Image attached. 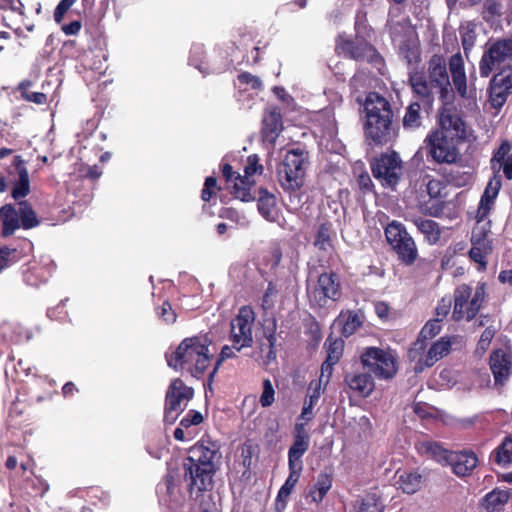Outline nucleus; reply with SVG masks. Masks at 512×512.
Here are the masks:
<instances>
[{
    "label": "nucleus",
    "instance_id": "obj_5",
    "mask_svg": "<svg viewBox=\"0 0 512 512\" xmlns=\"http://www.w3.org/2000/svg\"><path fill=\"white\" fill-rule=\"evenodd\" d=\"M336 51L346 59L371 65L380 75L385 74V60L369 40L339 36L336 39Z\"/></svg>",
    "mask_w": 512,
    "mask_h": 512
},
{
    "label": "nucleus",
    "instance_id": "obj_13",
    "mask_svg": "<svg viewBox=\"0 0 512 512\" xmlns=\"http://www.w3.org/2000/svg\"><path fill=\"white\" fill-rule=\"evenodd\" d=\"M193 396L192 387L187 386L180 378L174 379L165 395L164 422L169 425L174 424Z\"/></svg>",
    "mask_w": 512,
    "mask_h": 512
},
{
    "label": "nucleus",
    "instance_id": "obj_43",
    "mask_svg": "<svg viewBox=\"0 0 512 512\" xmlns=\"http://www.w3.org/2000/svg\"><path fill=\"white\" fill-rule=\"evenodd\" d=\"M427 340L418 336L417 340L413 342L411 348L408 350V359L411 362H414V371L422 372L427 366L423 365V359L426 358L425 354L427 352Z\"/></svg>",
    "mask_w": 512,
    "mask_h": 512
},
{
    "label": "nucleus",
    "instance_id": "obj_7",
    "mask_svg": "<svg viewBox=\"0 0 512 512\" xmlns=\"http://www.w3.org/2000/svg\"><path fill=\"white\" fill-rule=\"evenodd\" d=\"M453 297V320L456 322L463 320L469 322L476 317L485 300V284H479L473 295L471 286L461 284L455 288Z\"/></svg>",
    "mask_w": 512,
    "mask_h": 512
},
{
    "label": "nucleus",
    "instance_id": "obj_39",
    "mask_svg": "<svg viewBox=\"0 0 512 512\" xmlns=\"http://www.w3.org/2000/svg\"><path fill=\"white\" fill-rule=\"evenodd\" d=\"M451 350V341L442 337L440 340L434 342L430 348L427 350L425 357L423 359V365L428 367H432L438 360L446 356Z\"/></svg>",
    "mask_w": 512,
    "mask_h": 512
},
{
    "label": "nucleus",
    "instance_id": "obj_49",
    "mask_svg": "<svg viewBox=\"0 0 512 512\" xmlns=\"http://www.w3.org/2000/svg\"><path fill=\"white\" fill-rule=\"evenodd\" d=\"M510 93H511L510 90L504 89V87H501L500 85H496L495 83H492L490 81L489 99H490L491 105L494 108H501L506 103L507 98Z\"/></svg>",
    "mask_w": 512,
    "mask_h": 512
},
{
    "label": "nucleus",
    "instance_id": "obj_2",
    "mask_svg": "<svg viewBox=\"0 0 512 512\" xmlns=\"http://www.w3.org/2000/svg\"><path fill=\"white\" fill-rule=\"evenodd\" d=\"M221 458L220 444L203 436L189 450L183 461V480L191 499H198L214 488V476Z\"/></svg>",
    "mask_w": 512,
    "mask_h": 512
},
{
    "label": "nucleus",
    "instance_id": "obj_14",
    "mask_svg": "<svg viewBox=\"0 0 512 512\" xmlns=\"http://www.w3.org/2000/svg\"><path fill=\"white\" fill-rule=\"evenodd\" d=\"M512 58V39L500 38L489 41L479 62L481 77L487 78L498 65Z\"/></svg>",
    "mask_w": 512,
    "mask_h": 512
},
{
    "label": "nucleus",
    "instance_id": "obj_23",
    "mask_svg": "<svg viewBox=\"0 0 512 512\" xmlns=\"http://www.w3.org/2000/svg\"><path fill=\"white\" fill-rule=\"evenodd\" d=\"M157 493L170 507L181 506L185 502V493L181 489L178 476L168 472L157 485Z\"/></svg>",
    "mask_w": 512,
    "mask_h": 512
},
{
    "label": "nucleus",
    "instance_id": "obj_18",
    "mask_svg": "<svg viewBox=\"0 0 512 512\" xmlns=\"http://www.w3.org/2000/svg\"><path fill=\"white\" fill-rule=\"evenodd\" d=\"M262 172L263 166L259 164L258 155H249L247 158V165L244 167V176H241L240 174L235 176V183L232 187L231 194H233L236 199L243 202H250L254 200V197L250 192L254 182L250 181V177L256 173L262 174Z\"/></svg>",
    "mask_w": 512,
    "mask_h": 512
},
{
    "label": "nucleus",
    "instance_id": "obj_6",
    "mask_svg": "<svg viewBox=\"0 0 512 512\" xmlns=\"http://www.w3.org/2000/svg\"><path fill=\"white\" fill-rule=\"evenodd\" d=\"M309 164L308 152L295 148L287 151L277 166V178L285 191L296 192L304 185Z\"/></svg>",
    "mask_w": 512,
    "mask_h": 512
},
{
    "label": "nucleus",
    "instance_id": "obj_35",
    "mask_svg": "<svg viewBox=\"0 0 512 512\" xmlns=\"http://www.w3.org/2000/svg\"><path fill=\"white\" fill-rule=\"evenodd\" d=\"M289 468V475L284 482V484L281 486V488L278 491V494L276 496V502L275 506H280V508H286L287 506V500L292 493L294 487L299 481L300 474L302 471L301 466H288Z\"/></svg>",
    "mask_w": 512,
    "mask_h": 512
},
{
    "label": "nucleus",
    "instance_id": "obj_59",
    "mask_svg": "<svg viewBox=\"0 0 512 512\" xmlns=\"http://www.w3.org/2000/svg\"><path fill=\"white\" fill-rule=\"evenodd\" d=\"M203 422L202 414L197 410H189L180 421V426L188 430L191 426L199 425Z\"/></svg>",
    "mask_w": 512,
    "mask_h": 512
},
{
    "label": "nucleus",
    "instance_id": "obj_36",
    "mask_svg": "<svg viewBox=\"0 0 512 512\" xmlns=\"http://www.w3.org/2000/svg\"><path fill=\"white\" fill-rule=\"evenodd\" d=\"M399 55L408 66H418L421 61V48L418 38L407 37L399 45Z\"/></svg>",
    "mask_w": 512,
    "mask_h": 512
},
{
    "label": "nucleus",
    "instance_id": "obj_16",
    "mask_svg": "<svg viewBox=\"0 0 512 512\" xmlns=\"http://www.w3.org/2000/svg\"><path fill=\"white\" fill-rule=\"evenodd\" d=\"M445 189L446 185L441 180L435 179L428 174L422 176L421 197L424 198V193H426L429 198L424 200L425 214L432 217H440L443 214L446 196Z\"/></svg>",
    "mask_w": 512,
    "mask_h": 512
},
{
    "label": "nucleus",
    "instance_id": "obj_38",
    "mask_svg": "<svg viewBox=\"0 0 512 512\" xmlns=\"http://www.w3.org/2000/svg\"><path fill=\"white\" fill-rule=\"evenodd\" d=\"M417 451L426 457L432 458L439 463H448L452 451L443 448L438 442L425 440L416 444Z\"/></svg>",
    "mask_w": 512,
    "mask_h": 512
},
{
    "label": "nucleus",
    "instance_id": "obj_25",
    "mask_svg": "<svg viewBox=\"0 0 512 512\" xmlns=\"http://www.w3.org/2000/svg\"><path fill=\"white\" fill-rule=\"evenodd\" d=\"M512 145L508 140H503L499 147L494 150L490 160L491 169L494 174L503 171L507 180H512Z\"/></svg>",
    "mask_w": 512,
    "mask_h": 512
},
{
    "label": "nucleus",
    "instance_id": "obj_26",
    "mask_svg": "<svg viewBox=\"0 0 512 512\" xmlns=\"http://www.w3.org/2000/svg\"><path fill=\"white\" fill-rule=\"evenodd\" d=\"M478 457L472 450H463L458 452H451L448 458V463L454 472L459 477H465L472 474L473 470L478 465Z\"/></svg>",
    "mask_w": 512,
    "mask_h": 512
},
{
    "label": "nucleus",
    "instance_id": "obj_58",
    "mask_svg": "<svg viewBox=\"0 0 512 512\" xmlns=\"http://www.w3.org/2000/svg\"><path fill=\"white\" fill-rule=\"evenodd\" d=\"M51 386V384L47 381L46 378H42V377H38V378H35L32 385L29 387V391H30V401H36V402H41L43 401L47 395L49 393H45V394H40V393H35L34 390L36 388H39V387H42V386Z\"/></svg>",
    "mask_w": 512,
    "mask_h": 512
},
{
    "label": "nucleus",
    "instance_id": "obj_55",
    "mask_svg": "<svg viewBox=\"0 0 512 512\" xmlns=\"http://www.w3.org/2000/svg\"><path fill=\"white\" fill-rule=\"evenodd\" d=\"M275 390L270 379L263 380V391L260 396L259 402L262 407H269L273 404L275 398Z\"/></svg>",
    "mask_w": 512,
    "mask_h": 512
},
{
    "label": "nucleus",
    "instance_id": "obj_33",
    "mask_svg": "<svg viewBox=\"0 0 512 512\" xmlns=\"http://www.w3.org/2000/svg\"><path fill=\"white\" fill-rule=\"evenodd\" d=\"M51 277V268L37 262H32L23 271L24 282L32 287L46 283Z\"/></svg>",
    "mask_w": 512,
    "mask_h": 512
},
{
    "label": "nucleus",
    "instance_id": "obj_63",
    "mask_svg": "<svg viewBox=\"0 0 512 512\" xmlns=\"http://www.w3.org/2000/svg\"><path fill=\"white\" fill-rule=\"evenodd\" d=\"M76 1L77 0H61L59 2L54 11V19L57 23L62 22L64 15Z\"/></svg>",
    "mask_w": 512,
    "mask_h": 512
},
{
    "label": "nucleus",
    "instance_id": "obj_60",
    "mask_svg": "<svg viewBox=\"0 0 512 512\" xmlns=\"http://www.w3.org/2000/svg\"><path fill=\"white\" fill-rule=\"evenodd\" d=\"M357 185L359 190L365 195L374 192L373 181L367 171L361 172L357 176Z\"/></svg>",
    "mask_w": 512,
    "mask_h": 512
},
{
    "label": "nucleus",
    "instance_id": "obj_28",
    "mask_svg": "<svg viewBox=\"0 0 512 512\" xmlns=\"http://www.w3.org/2000/svg\"><path fill=\"white\" fill-rule=\"evenodd\" d=\"M502 187V179L500 174H494L488 181L484 193L481 196L479 207L477 210V218L479 221L484 220L490 213L495 199Z\"/></svg>",
    "mask_w": 512,
    "mask_h": 512
},
{
    "label": "nucleus",
    "instance_id": "obj_27",
    "mask_svg": "<svg viewBox=\"0 0 512 512\" xmlns=\"http://www.w3.org/2000/svg\"><path fill=\"white\" fill-rule=\"evenodd\" d=\"M344 382L349 389L358 397H369L375 389V382L370 372L346 373Z\"/></svg>",
    "mask_w": 512,
    "mask_h": 512
},
{
    "label": "nucleus",
    "instance_id": "obj_51",
    "mask_svg": "<svg viewBox=\"0 0 512 512\" xmlns=\"http://www.w3.org/2000/svg\"><path fill=\"white\" fill-rule=\"evenodd\" d=\"M355 29V35L353 38H359V39H371L372 35L374 34L373 28L368 24V21L365 16L363 17H357L354 25Z\"/></svg>",
    "mask_w": 512,
    "mask_h": 512
},
{
    "label": "nucleus",
    "instance_id": "obj_15",
    "mask_svg": "<svg viewBox=\"0 0 512 512\" xmlns=\"http://www.w3.org/2000/svg\"><path fill=\"white\" fill-rule=\"evenodd\" d=\"M371 171L382 186L394 189L401 178L402 161L394 151L391 154H381L371 163Z\"/></svg>",
    "mask_w": 512,
    "mask_h": 512
},
{
    "label": "nucleus",
    "instance_id": "obj_21",
    "mask_svg": "<svg viewBox=\"0 0 512 512\" xmlns=\"http://www.w3.org/2000/svg\"><path fill=\"white\" fill-rule=\"evenodd\" d=\"M261 124L262 142L274 147L284 128L281 109L275 105L268 106L263 112Z\"/></svg>",
    "mask_w": 512,
    "mask_h": 512
},
{
    "label": "nucleus",
    "instance_id": "obj_11",
    "mask_svg": "<svg viewBox=\"0 0 512 512\" xmlns=\"http://www.w3.org/2000/svg\"><path fill=\"white\" fill-rule=\"evenodd\" d=\"M427 158L436 164H456L461 160L460 142L446 136L442 131H432L425 139Z\"/></svg>",
    "mask_w": 512,
    "mask_h": 512
},
{
    "label": "nucleus",
    "instance_id": "obj_50",
    "mask_svg": "<svg viewBox=\"0 0 512 512\" xmlns=\"http://www.w3.org/2000/svg\"><path fill=\"white\" fill-rule=\"evenodd\" d=\"M234 348H235L234 346L230 347V346L225 345L221 349L220 355H219L218 359L216 360L212 371L208 374L207 385L209 387H211L214 377L217 374L218 369H219L220 365L222 364V362L226 359L235 357V353L233 351Z\"/></svg>",
    "mask_w": 512,
    "mask_h": 512
},
{
    "label": "nucleus",
    "instance_id": "obj_47",
    "mask_svg": "<svg viewBox=\"0 0 512 512\" xmlns=\"http://www.w3.org/2000/svg\"><path fill=\"white\" fill-rule=\"evenodd\" d=\"M24 253L17 248L0 246V272L22 260Z\"/></svg>",
    "mask_w": 512,
    "mask_h": 512
},
{
    "label": "nucleus",
    "instance_id": "obj_19",
    "mask_svg": "<svg viewBox=\"0 0 512 512\" xmlns=\"http://www.w3.org/2000/svg\"><path fill=\"white\" fill-rule=\"evenodd\" d=\"M471 248L468 256L472 262L477 264V270L484 272L487 270V257L493 252V240L489 238L488 231L485 229L474 230L471 235Z\"/></svg>",
    "mask_w": 512,
    "mask_h": 512
},
{
    "label": "nucleus",
    "instance_id": "obj_9",
    "mask_svg": "<svg viewBox=\"0 0 512 512\" xmlns=\"http://www.w3.org/2000/svg\"><path fill=\"white\" fill-rule=\"evenodd\" d=\"M360 361L379 380H391L398 372L397 357L389 349L366 347L360 355Z\"/></svg>",
    "mask_w": 512,
    "mask_h": 512
},
{
    "label": "nucleus",
    "instance_id": "obj_42",
    "mask_svg": "<svg viewBox=\"0 0 512 512\" xmlns=\"http://www.w3.org/2000/svg\"><path fill=\"white\" fill-rule=\"evenodd\" d=\"M481 16L490 26L500 22L503 16V4L501 0H484Z\"/></svg>",
    "mask_w": 512,
    "mask_h": 512
},
{
    "label": "nucleus",
    "instance_id": "obj_52",
    "mask_svg": "<svg viewBox=\"0 0 512 512\" xmlns=\"http://www.w3.org/2000/svg\"><path fill=\"white\" fill-rule=\"evenodd\" d=\"M278 295L277 285L273 281H269L267 288L261 300V307L263 310H271L275 305V298Z\"/></svg>",
    "mask_w": 512,
    "mask_h": 512
},
{
    "label": "nucleus",
    "instance_id": "obj_37",
    "mask_svg": "<svg viewBox=\"0 0 512 512\" xmlns=\"http://www.w3.org/2000/svg\"><path fill=\"white\" fill-rule=\"evenodd\" d=\"M333 484V476L326 472H321L315 484L310 487L306 499H310V502L319 504L323 501L328 491L331 489Z\"/></svg>",
    "mask_w": 512,
    "mask_h": 512
},
{
    "label": "nucleus",
    "instance_id": "obj_3",
    "mask_svg": "<svg viewBox=\"0 0 512 512\" xmlns=\"http://www.w3.org/2000/svg\"><path fill=\"white\" fill-rule=\"evenodd\" d=\"M209 345L210 341L205 336L187 337L173 351L165 354L167 365L176 371L185 370L192 377L201 379L213 361Z\"/></svg>",
    "mask_w": 512,
    "mask_h": 512
},
{
    "label": "nucleus",
    "instance_id": "obj_41",
    "mask_svg": "<svg viewBox=\"0 0 512 512\" xmlns=\"http://www.w3.org/2000/svg\"><path fill=\"white\" fill-rule=\"evenodd\" d=\"M510 496L509 491L496 488L484 496L482 505L488 512H499L509 501Z\"/></svg>",
    "mask_w": 512,
    "mask_h": 512
},
{
    "label": "nucleus",
    "instance_id": "obj_44",
    "mask_svg": "<svg viewBox=\"0 0 512 512\" xmlns=\"http://www.w3.org/2000/svg\"><path fill=\"white\" fill-rule=\"evenodd\" d=\"M339 321L342 322L341 334L346 338L353 335L363 325L362 315L356 311L341 313Z\"/></svg>",
    "mask_w": 512,
    "mask_h": 512
},
{
    "label": "nucleus",
    "instance_id": "obj_62",
    "mask_svg": "<svg viewBox=\"0 0 512 512\" xmlns=\"http://www.w3.org/2000/svg\"><path fill=\"white\" fill-rule=\"evenodd\" d=\"M494 336L495 330L491 327H487L480 336V339L477 343V350L486 351L489 348Z\"/></svg>",
    "mask_w": 512,
    "mask_h": 512
},
{
    "label": "nucleus",
    "instance_id": "obj_30",
    "mask_svg": "<svg viewBox=\"0 0 512 512\" xmlns=\"http://www.w3.org/2000/svg\"><path fill=\"white\" fill-rule=\"evenodd\" d=\"M431 109H425L421 100L415 98L405 110L402 124L407 131H415L423 122L424 114H428Z\"/></svg>",
    "mask_w": 512,
    "mask_h": 512
},
{
    "label": "nucleus",
    "instance_id": "obj_40",
    "mask_svg": "<svg viewBox=\"0 0 512 512\" xmlns=\"http://www.w3.org/2000/svg\"><path fill=\"white\" fill-rule=\"evenodd\" d=\"M413 223L430 245H435L439 242L442 231L436 221L419 217L414 219Z\"/></svg>",
    "mask_w": 512,
    "mask_h": 512
},
{
    "label": "nucleus",
    "instance_id": "obj_45",
    "mask_svg": "<svg viewBox=\"0 0 512 512\" xmlns=\"http://www.w3.org/2000/svg\"><path fill=\"white\" fill-rule=\"evenodd\" d=\"M491 458L494 463L499 466L505 467L512 463V437L507 436L503 439L501 444L492 452Z\"/></svg>",
    "mask_w": 512,
    "mask_h": 512
},
{
    "label": "nucleus",
    "instance_id": "obj_8",
    "mask_svg": "<svg viewBox=\"0 0 512 512\" xmlns=\"http://www.w3.org/2000/svg\"><path fill=\"white\" fill-rule=\"evenodd\" d=\"M384 233L387 243L397 255L399 262L406 266L413 265L419 256L418 248L405 226L393 220L386 225Z\"/></svg>",
    "mask_w": 512,
    "mask_h": 512
},
{
    "label": "nucleus",
    "instance_id": "obj_12",
    "mask_svg": "<svg viewBox=\"0 0 512 512\" xmlns=\"http://www.w3.org/2000/svg\"><path fill=\"white\" fill-rule=\"evenodd\" d=\"M342 283L338 273L333 270L319 274L317 283L309 292L312 307L326 308L330 303L339 301L342 297Z\"/></svg>",
    "mask_w": 512,
    "mask_h": 512
},
{
    "label": "nucleus",
    "instance_id": "obj_56",
    "mask_svg": "<svg viewBox=\"0 0 512 512\" xmlns=\"http://www.w3.org/2000/svg\"><path fill=\"white\" fill-rule=\"evenodd\" d=\"M441 331V324L439 319L429 320L421 329L419 336L425 340H430L439 334Z\"/></svg>",
    "mask_w": 512,
    "mask_h": 512
},
{
    "label": "nucleus",
    "instance_id": "obj_64",
    "mask_svg": "<svg viewBox=\"0 0 512 512\" xmlns=\"http://www.w3.org/2000/svg\"><path fill=\"white\" fill-rule=\"evenodd\" d=\"M24 408L25 405L18 397L12 402L9 409V417L12 426H15V416H20L23 413Z\"/></svg>",
    "mask_w": 512,
    "mask_h": 512
},
{
    "label": "nucleus",
    "instance_id": "obj_1",
    "mask_svg": "<svg viewBox=\"0 0 512 512\" xmlns=\"http://www.w3.org/2000/svg\"><path fill=\"white\" fill-rule=\"evenodd\" d=\"M451 74L456 92L462 98L468 97L467 77L462 55L453 54L448 62L441 54H433L427 61L426 71L414 69L408 73V84L414 98L421 100L425 109H432L436 96L444 101L451 91Z\"/></svg>",
    "mask_w": 512,
    "mask_h": 512
},
{
    "label": "nucleus",
    "instance_id": "obj_54",
    "mask_svg": "<svg viewBox=\"0 0 512 512\" xmlns=\"http://www.w3.org/2000/svg\"><path fill=\"white\" fill-rule=\"evenodd\" d=\"M492 83L496 85H500L504 87V89H508L511 91L512 89V67L503 68L497 74H495L492 79Z\"/></svg>",
    "mask_w": 512,
    "mask_h": 512
},
{
    "label": "nucleus",
    "instance_id": "obj_4",
    "mask_svg": "<svg viewBox=\"0 0 512 512\" xmlns=\"http://www.w3.org/2000/svg\"><path fill=\"white\" fill-rule=\"evenodd\" d=\"M365 137L370 145L382 146L394 137L393 111L389 101L377 92H370L365 100Z\"/></svg>",
    "mask_w": 512,
    "mask_h": 512
},
{
    "label": "nucleus",
    "instance_id": "obj_34",
    "mask_svg": "<svg viewBox=\"0 0 512 512\" xmlns=\"http://www.w3.org/2000/svg\"><path fill=\"white\" fill-rule=\"evenodd\" d=\"M397 488L406 494H414L421 489L423 476L417 470H404L396 473Z\"/></svg>",
    "mask_w": 512,
    "mask_h": 512
},
{
    "label": "nucleus",
    "instance_id": "obj_24",
    "mask_svg": "<svg viewBox=\"0 0 512 512\" xmlns=\"http://www.w3.org/2000/svg\"><path fill=\"white\" fill-rule=\"evenodd\" d=\"M315 229L314 247L321 252L333 251L336 231L332 221L327 216H319Z\"/></svg>",
    "mask_w": 512,
    "mask_h": 512
},
{
    "label": "nucleus",
    "instance_id": "obj_48",
    "mask_svg": "<svg viewBox=\"0 0 512 512\" xmlns=\"http://www.w3.org/2000/svg\"><path fill=\"white\" fill-rule=\"evenodd\" d=\"M459 33L464 53L467 55L476 43V25L473 22H467L460 26Z\"/></svg>",
    "mask_w": 512,
    "mask_h": 512
},
{
    "label": "nucleus",
    "instance_id": "obj_17",
    "mask_svg": "<svg viewBox=\"0 0 512 512\" xmlns=\"http://www.w3.org/2000/svg\"><path fill=\"white\" fill-rule=\"evenodd\" d=\"M253 321L254 313L251 308L246 306L240 308L238 315L232 320L230 339L237 351L251 346Z\"/></svg>",
    "mask_w": 512,
    "mask_h": 512
},
{
    "label": "nucleus",
    "instance_id": "obj_20",
    "mask_svg": "<svg viewBox=\"0 0 512 512\" xmlns=\"http://www.w3.org/2000/svg\"><path fill=\"white\" fill-rule=\"evenodd\" d=\"M489 367L494 386L502 388L512 376V352L502 348L494 349L489 356Z\"/></svg>",
    "mask_w": 512,
    "mask_h": 512
},
{
    "label": "nucleus",
    "instance_id": "obj_31",
    "mask_svg": "<svg viewBox=\"0 0 512 512\" xmlns=\"http://www.w3.org/2000/svg\"><path fill=\"white\" fill-rule=\"evenodd\" d=\"M15 169L18 173V181L14 184L12 189V197L15 201L25 198L30 193V179L25 161L20 155H16L14 159Z\"/></svg>",
    "mask_w": 512,
    "mask_h": 512
},
{
    "label": "nucleus",
    "instance_id": "obj_46",
    "mask_svg": "<svg viewBox=\"0 0 512 512\" xmlns=\"http://www.w3.org/2000/svg\"><path fill=\"white\" fill-rule=\"evenodd\" d=\"M310 440L308 439H293V443L288 450V466H301L303 467L302 457L308 451Z\"/></svg>",
    "mask_w": 512,
    "mask_h": 512
},
{
    "label": "nucleus",
    "instance_id": "obj_22",
    "mask_svg": "<svg viewBox=\"0 0 512 512\" xmlns=\"http://www.w3.org/2000/svg\"><path fill=\"white\" fill-rule=\"evenodd\" d=\"M435 131H442L444 135L453 137L457 142L466 139V125L461 115L455 108L443 109L439 116V128Z\"/></svg>",
    "mask_w": 512,
    "mask_h": 512
},
{
    "label": "nucleus",
    "instance_id": "obj_10",
    "mask_svg": "<svg viewBox=\"0 0 512 512\" xmlns=\"http://www.w3.org/2000/svg\"><path fill=\"white\" fill-rule=\"evenodd\" d=\"M0 219L2 221V234L12 235L17 229H32L39 225V220L27 200L18 202V210L12 204H5L0 208Z\"/></svg>",
    "mask_w": 512,
    "mask_h": 512
},
{
    "label": "nucleus",
    "instance_id": "obj_53",
    "mask_svg": "<svg viewBox=\"0 0 512 512\" xmlns=\"http://www.w3.org/2000/svg\"><path fill=\"white\" fill-rule=\"evenodd\" d=\"M156 314L166 324H173L176 321L177 315L168 300L156 307Z\"/></svg>",
    "mask_w": 512,
    "mask_h": 512
},
{
    "label": "nucleus",
    "instance_id": "obj_61",
    "mask_svg": "<svg viewBox=\"0 0 512 512\" xmlns=\"http://www.w3.org/2000/svg\"><path fill=\"white\" fill-rule=\"evenodd\" d=\"M238 81L242 85H248L254 90L262 89V81L258 76L252 75L249 72H242L238 75Z\"/></svg>",
    "mask_w": 512,
    "mask_h": 512
},
{
    "label": "nucleus",
    "instance_id": "obj_29",
    "mask_svg": "<svg viewBox=\"0 0 512 512\" xmlns=\"http://www.w3.org/2000/svg\"><path fill=\"white\" fill-rule=\"evenodd\" d=\"M324 346L327 351V357L322 363L321 371L322 374L326 373L330 376L332 374L333 367L340 361L343 355L344 341L340 338H333L332 335H329Z\"/></svg>",
    "mask_w": 512,
    "mask_h": 512
},
{
    "label": "nucleus",
    "instance_id": "obj_57",
    "mask_svg": "<svg viewBox=\"0 0 512 512\" xmlns=\"http://www.w3.org/2000/svg\"><path fill=\"white\" fill-rule=\"evenodd\" d=\"M220 190L217 186V179L213 176H209L205 179L204 187L201 191V199L204 202H209L211 198L216 194V191Z\"/></svg>",
    "mask_w": 512,
    "mask_h": 512
},
{
    "label": "nucleus",
    "instance_id": "obj_32",
    "mask_svg": "<svg viewBox=\"0 0 512 512\" xmlns=\"http://www.w3.org/2000/svg\"><path fill=\"white\" fill-rule=\"evenodd\" d=\"M257 208L260 215L265 220L269 222H275L278 219L279 213L277 209L276 197L266 188L259 189Z\"/></svg>",
    "mask_w": 512,
    "mask_h": 512
}]
</instances>
